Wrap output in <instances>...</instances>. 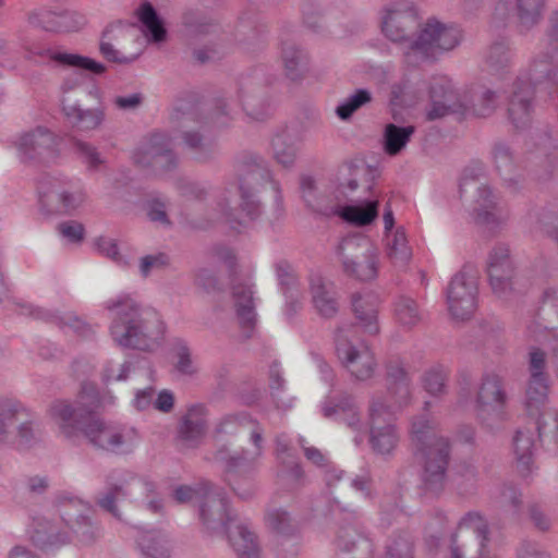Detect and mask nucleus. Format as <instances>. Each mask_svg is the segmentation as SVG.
<instances>
[{
  "label": "nucleus",
  "mask_w": 558,
  "mask_h": 558,
  "mask_svg": "<svg viewBox=\"0 0 558 558\" xmlns=\"http://www.w3.org/2000/svg\"><path fill=\"white\" fill-rule=\"evenodd\" d=\"M105 308L113 314L109 332L117 345L145 352L160 347L166 325L155 308L141 304L130 294L109 299Z\"/></svg>",
  "instance_id": "obj_1"
},
{
  "label": "nucleus",
  "mask_w": 558,
  "mask_h": 558,
  "mask_svg": "<svg viewBox=\"0 0 558 558\" xmlns=\"http://www.w3.org/2000/svg\"><path fill=\"white\" fill-rule=\"evenodd\" d=\"M543 83L558 85V48L545 46L535 53L511 85L508 96V119L517 130L532 123L535 87Z\"/></svg>",
  "instance_id": "obj_2"
},
{
  "label": "nucleus",
  "mask_w": 558,
  "mask_h": 558,
  "mask_svg": "<svg viewBox=\"0 0 558 558\" xmlns=\"http://www.w3.org/2000/svg\"><path fill=\"white\" fill-rule=\"evenodd\" d=\"M430 107L426 110V119L434 121L449 113L490 117L499 105L496 90L484 85H474L458 90L447 76L433 77L429 83Z\"/></svg>",
  "instance_id": "obj_3"
},
{
  "label": "nucleus",
  "mask_w": 558,
  "mask_h": 558,
  "mask_svg": "<svg viewBox=\"0 0 558 558\" xmlns=\"http://www.w3.org/2000/svg\"><path fill=\"white\" fill-rule=\"evenodd\" d=\"M411 434L416 446V457L423 470V481L430 490L442 487L450 459V442L436 424L426 415L412 422Z\"/></svg>",
  "instance_id": "obj_4"
},
{
  "label": "nucleus",
  "mask_w": 558,
  "mask_h": 558,
  "mask_svg": "<svg viewBox=\"0 0 558 558\" xmlns=\"http://www.w3.org/2000/svg\"><path fill=\"white\" fill-rule=\"evenodd\" d=\"M58 512L64 521L65 527L46 520H36L32 539L43 550L57 548L70 541V531H73L83 543L93 539V527L84 512L87 504L68 494L58 496Z\"/></svg>",
  "instance_id": "obj_5"
},
{
  "label": "nucleus",
  "mask_w": 558,
  "mask_h": 558,
  "mask_svg": "<svg viewBox=\"0 0 558 558\" xmlns=\"http://www.w3.org/2000/svg\"><path fill=\"white\" fill-rule=\"evenodd\" d=\"M233 169L239 179L241 213L248 221H254L263 213V205L257 194L269 185L274 191L276 202H278L281 197L280 185L272 178L271 171L263 163V159L253 153L242 151L236 155Z\"/></svg>",
  "instance_id": "obj_6"
},
{
  "label": "nucleus",
  "mask_w": 558,
  "mask_h": 558,
  "mask_svg": "<svg viewBox=\"0 0 558 558\" xmlns=\"http://www.w3.org/2000/svg\"><path fill=\"white\" fill-rule=\"evenodd\" d=\"M364 172V168L352 162L342 165L338 171V185L332 192L322 189L313 177L304 175L300 182L302 198L306 206L317 214L338 215L341 204L350 201L347 191H356L359 179Z\"/></svg>",
  "instance_id": "obj_7"
},
{
  "label": "nucleus",
  "mask_w": 558,
  "mask_h": 558,
  "mask_svg": "<svg viewBox=\"0 0 558 558\" xmlns=\"http://www.w3.org/2000/svg\"><path fill=\"white\" fill-rule=\"evenodd\" d=\"M101 405L104 401L99 399L96 386H86L74 402L62 399L51 402L47 414L60 436L76 441L84 436L85 426Z\"/></svg>",
  "instance_id": "obj_8"
},
{
  "label": "nucleus",
  "mask_w": 558,
  "mask_h": 558,
  "mask_svg": "<svg viewBox=\"0 0 558 558\" xmlns=\"http://www.w3.org/2000/svg\"><path fill=\"white\" fill-rule=\"evenodd\" d=\"M38 208L46 217L71 216L87 201L83 184L68 177H45L37 185Z\"/></svg>",
  "instance_id": "obj_9"
},
{
  "label": "nucleus",
  "mask_w": 558,
  "mask_h": 558,
  "mask_svg": "<svg viewBox=\"0 0 558 558\" xmlns=\"http://www.w3.org/2000/svg\"><path fill=\"white\" fill-rule=\"evenodd\" d=\"M462 40V31L454 24H446L429 17L421 25L418 34L404 52L409 65L435 60L439 54L453 50Z\"/></svg>",
  "instance_id": "obj_10"
},
{
  "label": "nucleus",
  "mask_w": 558,
  "mask_h": 558,
  "mask_svg": "<svg viewBox=\"0 0 558 558\" xmlns=\"http://www.w3.org/2000/svg\"><path fill=\"white\" fill-rule=\"evenodd\" d=\"M154 484L129 472H116L109 476L106 489L100 493L96 504L114 518L121 520L120 506L130 500L140 502L149 498Z\"/></svg>",
  "instance_id": "obj_11"
},
{
  "label": "nucleus",
  "mask_w": 558,
  "mask_h": 558,
  "mask_svg": "<svg viewBox=\"0 0 558 558\" xmlns=\"http://www.w3.org/2000/svg\"><path fill=\"white\" fill-rule=\"evenodd\" d=\"M337 255L345 276L359 281H372L378 276V253L371 241L361 235H349L341 240Z\"/></svg>",
  "instance_id": "obj_12"
},
{
  "label": "nucleus",
  "mask_w": 558,
  "mask_h": 558,
  "mask_svg": "<svg viewBox=\"0 0 558 558\" xmlns=\"http://www.w3.org/2000/svg\"><path fill=\"white\" fill-rule=\"evenodd\" d=\"M37 429L36 414L16 399L0 400V445L28 442Z\"/></svg>",
  "instance_id": "obj_13"
},
{
  "label": "nucleus",
  "mask_w": 558,
  "mask_h": 558,
  "mask_svg": "<svg viewBox=\"0 0 558 558\" xmlns=\"http://www.w3.org/2000/svg\"><path fill=\"white\" fill-rule=\"evenodd\" d=\"M84 437L95 448L126 453L137 444V433L133 427L105 422L93 415L84 429Z\"/></svg>",
  "instance_id": "obj_14"
},
{
  "label": "nucleus",
  "mask_w": 558,
  "mask_h": 558,
  "mask_svg": "<svg viewBox=\"0 0 558 558\" xmlns=\"http://www.w3.org/2000/svg\"><path fill=\"white\" fill-rule=\"evenodd\" d=\"M14 147L19 159L28 165L48 166L60 155L57 135L45 126H37L19 134L14 141Z\"/></svg>",
  "instance_id": "obj_15"
},
{
  "label": "nucleus",
  "mask_w": 558,
  "mask_h": 558,
  "mask_svg": "<svg viewBox=\"0 0 558 558\" xmlns=\"http://www.w3.org/2000/svg\"><path fill=\"white\" fill-rule=\"evenodd\" d=\"M402 404H388L386 399H374L369 408V442L378 454H390L399 437L393 425V411Z\"/></svg>",
  "instance_id": "obj_16"
},
{
  "label": "nucleus",
  "mask_w": 558,
  "mask_h": 558,
  "mask_svg": "<svg viewBox=\"0 0 558 558\" xmlns=\"http://www.w3.org/2000/svg\"><path fill=\"white\" fill-rule=\"evenodd\" d=\"M477 298V271L465 265L451 279L447 289L448 308L456 319H468L474 313Z\"/></svg>",
  "instance_id": "obj_17"
},
{
  "label": "nucleus",
  "mask_w": 558,
  "mask_h": 558,
  "mask_svg": "<svg viewBox=\"0 0 558 558\" xmlns=\"http://www.w3.org/2000/svg\"><path fill=\"white\" fill-rule=\"evenodd\" d=\"M179 502L195 501L199 507V518L207 530H215L226 512V498L220 490H214L209 484L197 487L180 486L174 490Z\"/></svg>",
  "instance_id": "obj_18"
},
{
  "label": "nucleus",
  "mask_w": 558,
  "mask_h": 558,
  "mask_svg": "<svg viewBox=\"0 0 558 558\" xmlns=\"http://www.w3.org/2000/svg\"><path fill=\"white\" fill-rule=\"evenodd\" d=\"M418 11L413 2H398L385 10L381 29L385 36L396 44H407L413 39V33L418 27Z\"/></svg>",
  "instance_id": "obj_19"
},
{
  "label": "nucleus",
  "mask_w": 558,
  "mask_h": 558,
  "mask_svg": "<svg viewBox=\"0 0 558 558\" xmlns=\"http://www.w3.org/2000/svg\"><path fill=\"white\" fill-rule=\"evenodd\" d=\"M133 159L143 168H153L162 172L171 171L179 162L173 141L163 132L150 134L146 143L134 153Z\"/></svg>",
  "instance_id": "obj_20"
},
{
  "label": "nucleus",
  "mask_w": 558,
  "mask_h": 558,
  "mask_svg": "<svg viewBox=\"0 0 558 558\" xmlns=\"http://www.w3.org/2000/svg\"><path fill=\"white\" fill-rule=\"evenodd\" d=\"M487 274L493 292L499 298H508L513 291H521L514 271L510 251L506 244H496L487 257Z\"/></svg>",
  "instance_id": "obj_21"
},
{
  "label": "nucleus",
  "mask_w": 558,
  "mask_h": 558,
  "mask_svg": "<svg viewBox=\"0 0 558 558\" xmlns=\"http://www.w3.org/2000/svg\"><path fill=\"white\" fill-rule=\"evenodd\" d=\"M336 352L343 366L357 380H367L372 377L376 365L373 352L364 342L354 344L349 339L348 330H338Z\"/></svg>",
  "instance_id": "obj_22"
},
{
  "label": "nucleus",
  "mask_w": 558,
  "mask_h": 558,
  "mask_svg": "<svg viewBox=\"0 0 558 558\" xmlns=\"http://www.w3.org/2000/svg\"><path fill=\"white\" fill-rule=\"evenodd\" d=\"M548 386H526L523 405L527 414L536 417L539 437H549L558 444V412L547 408Z\"/></svg>",
  "instance_id": "obj_23"
},
{
  "label": "nucleus",
  "mask_w": 558,
  "mask_h": 558,
  "mask_svg": "<svg viewBox=\"0 0 558 558\" xmlns=\"http://www.w3.org/2000/svg\"><path fill=\"white\" fill-rule=\"evenodd\" d=\"M251 439L255 446L254 450L245 456H230L226 449L219 450L216 454V460L226 463L228 473L227 481L232 489L241 498H248L254 490V486L251 482L246 483V487L242 488L240 481L233 476L235 470H246L248 465L254 462L262 454V430L257 424H254V428L251 433Z\"/></svg>",
  "instance_id": "obj_24"
},
{
  "label": "nucleus",
  "mask_w": 558,
  "mask_h": 558,
  "mask_svg": "<svg viewBox=\"0 0 558 558\" xmlns=\"http://www.w3.org/2000/svg\"><path fill=\"white\" fill-rule=\"evenodd\" d=\"M194 117L193 112L181 113L179 109H175L171 114L172 121L179 122L182 128L181 140L184 147L197 162H208L218 155V145L199 130L189 129V123L194 121Z\"/></svg>",
  "instance_id": "obj_25"
},
{
  "label": "nucleus",
  "mask_w": 558,
  "mask_h": 558,
  "mask_svg": "<svg viewBox=\"0 0 558 558\" xmlns=\"http://www.w3.org/2000/svg\"><path fill=\"white\" fill-rule=\"evenodd\" d=\"M487 533L485 520L477 513H468L461 519L452 537L450 558H463L464 549L470 546L482 550L487 541Z\"/></svg>",
  "instance_id": "obj_26"
},
{
  "label": "nucleus",
  "mask_w": 558,
  "mask_h": 558,
  "mask_svg": "<svg viewBox=\"0 0 558 558\" xmlns=\"http://www.w3.org/2000/svg\"><path fill=\"white\" fill-rule=\"evenodd\" d=\"M473 214L477 223L490 230L504 225L509 218L506 206H504L500 198L494 194L492 189L486 184H480L476 187Z\"/></svg>",
  "instance_id": "obj_27"
},
{
  "label": "nucleus",
  "mask_w": 558,
  "mask_h": 558,
  "mask_svg": "<svg viewBox=\"0 0 558 558\" xmlns=\"http://www.w3.org/2000/svg\"><path fill=\"white\" fill-rule=\"evenodd\" d=\"M239 96L244 111L254 120H263L269 113L266 85L259 72L243 77L240 82Z\"/></svg>",
  "instance_id": "obj_28"
},
{
  "label": "nucleus",
  "mask_w": 558,
  "mask_h": 558,
  "mask_svg": "<svg viewBox=\"0 0 558 558\" xmlns=\"http://www.w3.org/2000/svg\"><path fill=\"white\" fill-rule=\"evenodd\" d=\"M211 531H225L230 545L238 555L246 558H254L257 555L258 546L254 533L235 517L231 515L227 502L222 521Z\"/></svg>",
  "instance_id": "obj_29"
},
{
  "label": "nucleus",
  "mask_w": 558,
  "mask_h": 558,
  "mask_svg": "<svg viewBox=\"0 0 558 558\" xmlns=\"http://www.w3.org/2000/svg\"><path fill=\"white\" fill-rule=\"evenodd\" d=\"M27 21L29 25L47 32H75L86 22L85 17L77 12H54L46 9L31 12Z\"/></svg>",
  "instance_id": "obj_30"
},
{
  "label": "nucleus",
  "mask_w": 558,
  "mask_h": 558,
  "mask_svg": "<svg viewBox=\"0 0 558 558\" xmlns=\"http://www.w3.org/2000/svg\"><path fill=\"white\" fill-rule=\"evenodd\" d=\"M505 392L501 386H480L477 392L478 417L490 430L498 428L506 420L504 412Z\"/></svg>",
  "instance_id": "obj_31"
},
{
  "label": "nucleus",
  "mask_w": 558,
  "mask_h": 558,
  "mask_svg": "<svg viewBox=\"0 0 558 558\" xmlns=\"http://www.w3.org/2000/svg\"><path fill=\"white\" fill-rule=\"evenodd\" d=\"M254 293L253 286L247 282H236L231 288L235 316L246 338L252 337L257 323Z\"/></svg>",
  "instance_id": "obj_32"
},
{
  "label": "nucleus",
  "mask_w": 558,
  "mask_h": 558,
  "mask_svg": "<svg viewBox=\"0 0 558 558\" xmlns=\"http://www.w3.org/2000/svg\"><path fill=\"white\" fill-rule=\"evenodd\" d=\"M369 197L357 199L352 204H341L338 216L344 221L356 226L366 227L372 225L378 217V208L380 204V194L372 186H367Z\"/></svg>",
  "instance_id": "obj_33"
},
{
  "label": "nucleus",
  "mask_w": 558,
  "mask_h": 558,
  "mask_svg": "<svg viewBox=\"0 0 558 558\" xmlns=\"http://www.w3.org/2000/svg\"><path fill=\"white\" fill-rule=\"evenodd\" d=\"M312 302L318 314L325 318L333 317L339 308L335 284L318 274L310 277Z\"/></svg>",
  "instance_id": "obj_34"
},
{
  "label": "nucleus",
  "mask_w": 558,
  "mask_h": 558,
  "mask_svg": "<svg viewBox=\"0 0 558 558\" xmlns=\"http://www.w3.org/2000/svg\"><path fill=\"white\" fill-rule=\"evenodd\" d=\"M129 379L156 380L154 371L147 362L143 365L129 361L121 364L108 362L102 369V380L105 381H124Z\"/></svg>",
  "instance_id": "obj_35"
},
{
  "label": "nucleus",
  "mask_w": 558,
  "mask_h": 558,
  "mask_svg": "<svg viewBox=\"0 0 558 558\" xmlns=\"http://www.w3.org/2000/svg\"><path fill=\"white\" fill-rule=\"evenodd\" d=\"M62 111L68 123L78 131H94L105 121V111L100 107L84 109L78 104L63 101Z\"/></svg>",
  "instance_id": "obj_36"
},
{
  "label": "nucleus",
  "mask_w": 558,
  "mask_h": 558,
  "mask_svg": "<svg viewBox=\"0 0 558 558\" xmlns=\"http://www.w3.org/2000/svg\"><path fill=\"white\" fill-rule=\"evenodd\" d=\"M556 148L555 141L548 130H536L525 141L526 160L537 167L547 169L551 165L549 155Z\"/></svg>",
  "instance_id": "obj_37"
},
{
  "label": "nucleus",
  "mask_w": 558,
  "mask_h": 558,
  "mask_svg": "<svg viewBox=\"0 0 558 558\" xmlns=\"http://www.w3.org/2000/svg\"><path fill=\"white\" fill-rule=\"evenodd\" d=\"M207 428L206 410L203 405L191 407L183 416L179 436L186 447L195 446L205 435Z\"/></svg>",
  "instance_id": "obj_38"
},
{
  "label": "nucleus",
  "mask_w": 558,
  "mask_h": 558,
  "mask_svg": "<svg viewBox=\"0 0 558 558\" xmlns=\"http://www.w3.org/2000/svg\"><path fill=\"white\" fill-rule=\"evenodd\" d=\"M512 58L510 43L502 38L495 40L487 48L484 64L490 74L502 77L511 71L513 66Z\"/></svg>",
  "instance_id": "obj_39"
},
{
  "label": "nucleus",
  "mask_w": 558,
  "mask_h": 558,
  "mask_svg": "<svg viewBox=\"0 0 558 558\" xmlns=\"http://www.w3.org/2000/svg\"><path fill=\"white\" fill-rule=\"evenodd\" d=\"M136 15L141 23V31L148 43L160 44L166 40L167 31L151 3L141 4L136 10Z\"/></svg>",
  "instance_id": "obj_40"
},
{
  "label": "nucleus",
  "mask_w": 558,
  "mask_h": 558,
  "mask_svg": "<svg viewBox=\"0 0 558 558\" xmlns=\"http://www.w3.org/2000/svg\"><path fill=\"white\" fill-rule=\"evenodd\" d=\"M271 153L274 159L284 168L294 165L299 147L294 135L287 129L278 131L271 138Z\"/></svg>",
  "instance_id": "obj_41"
},
{
  "label": "nucleus",
  "mask_w": 558,
  "mask_h": 558,
  "mask_svg": "<svg viewBox=\"0 0 558 558\" xmlns=\"http://www.w3.org/2000/svg\"><path fill=\"white\" fill-rule=\"evenodd\" d=\"M386 256L399 269L405 268L411 260L412 251L402 228H397L393 233L386 235Z\"/></svg>",
  "instance_id": "obj_42"
},
{
  "label": "nucleus",
  "mask_w": 558,
  "mask_h": 558,
  "mask_svg": "<svg viewBox=\"0 0 558 558\" xmlns=\"http://www.w3.org/2000/svg\"><path fill=\"white\" fill-rule=\"evenodd\" d=\"M513 453L518 471L527 475L533 465L534 438L531 432L518 430L513 437Z\"/></svg>",
  "instance_id": "obj_43"
},
{
  "label": "nucleus",
  "mask_w": 558,
  "mask_h": 558,
  "mask_svg": "<svg viewBox=\"0 0 558 558\" xmlns=\"http://www.w3.org/2000/svg\"><path fill=\"white\" fill-rule=\"evenodd\" d=\"M495 168L505 182L515 184L518 182V166L513 157V153L508 144L497 142L492 150Z\"/></svg>",
  "instance_id": "obj_44"
},
{
  "label": "nucleus",
  "mask_w": 558,
  "mask_h": 558,
  "mask_svg": "<svg viewBox=\"0 0 558 558\" xmlns=\"http://www.w3.org/2000/svg\"><path fill=\"white\" fill-rule=\"evenodd\" d=\"M45 56H47L51 61L56 62L57 64L78 69L82 71L90 72L93 74H101L106 70L104 64L95 61L92 58L84 57L77 53H69L48 49L45 52Z\"/></svg>",
  "instance_id": "obj_45"
},
{
  "label": "nucleus",
  "mask_w": 558,
  "mask_h": 558,
  "mask_svg": "<svg viewBox=\"0 0 558 558\" xmlns=\"http://www.w3.org/2000/svg\"><path fill=\"white\" fill-rule=\"evenodd\" d=\"M360 293L352 295V307L359 324L368 335H376L379 331L377 323V308L373 302Z\"/></svg>",
  "instance_id": "obj_46"
},
{
  "label": "nucleus",
  "mask_w": 558,
  "mask_h": 558,
  "mask_svg": "<svg viewBox=\"0 0 558 558\" xmlns=\"http://www.w3.org/2000/svg\"><path fill=\"white\" fill-rule=\"evenodd\" d=\"M414 133V125L401 126L395 123H388L384 131V150L389 156L400 154L405 148Z\"/></svg>",
  "instance_id": "obj_47"
},
{
  "label": "nucleus",
  "mask_w": 558,
  "mask_h": 558,
  "mask_svg": "<svg viewBox=\"0 0 558 558\" xmlns=\"http://www.w3.org/2000/svg\"><path fill=\"white\" fill-rule=\"evenodd\" d=\"M281 57L287 76L292 81L301 78L307 64L305 51L295 44L284 43L281 48Z\"/></svg>",
  "instance_id": "obj_48"
},
{
  "label": "nucleus",
  "mask_w": 558,
  "mask_h": 558,
  "mask_svg": "<svg viewBox=\"0 0 558 558\" xmlns=\"http://www.w3.org/2000/svg\"><path fill=\"white\" fill-rule=\"evenodd\" d=\"M355 404L351 396L341 389H332L323 404V413L326 417L349 413V425L355 422Z\"/></svg>",
  "instance_id": "obj_49"
},
{
  "label": "nucleus",
  "mask_w": 558,
  "mask_h": 558,
  "mask_svg": "<svg viewBox=\"0 0 558 558\" xmlns=\"http://www.w3.org/2000/svg\"><path fill=\"white\" fill-rule=\"evenodd\" d=\"M519 25L522 31H530L542 20L545 0H515Z\"/></svg>",
  "instance_id": "obj_50"
},
{
  "label": "nucleus",
  "mask_w": 558,
  "mask_h": 558,
  "mask_svg": "<svg viewBox=\"0 0 558 558\" xmlns=\"http://www.w3.org/2000/svg\"><path fill=\"white\" fill-rule=\"evenodd\" d=\"M373 101V94L366 88H359L336 107V114L342 121H349L361 108Z\"/></svg>",
  "instance_id": "obj_51"
},
{
  "label": "nucleus",
  "mask_w": 558,
  "mask_h": 558,
  "mask_svg": "<svg viewBox=\"0 0 558 558\" xmlns=\"http://www.w3.org/2000/svg\"><path fill=\"white\" fill-rule=\"evenodd\" d=\"M537 319L545 329L558 327V292L546 290L537 310Z\"/></svg>",
  "instance_id": "obj_52"
},
{
  "label": "nucleus",
  "mask_w": 558,
  "mask_h": 558,
  "mask_svg": "<svg viewBox=\"0 0 558 558\" xmlns=\"http://www.w3.org/2000/svg\"><path fill=\"white\" fill-rule=\"evenodd\" d=\"M395 318L404 328H413L422 320V314L415 300L400 296L395 303Z\"/></svg>",
  "instance_id": "obj_53"
},
{
  "label": "nucleus",
  "mask_w": 558,
  "mask_h": 558,
  "mask_svg": "<svg viewBox=\"0 0 558 558\" xmlns=\"http://www.w3.org/2000/svg\"><path fill=\"white\" fill-rule=\"evenodd\" d=\"M138 546L149 558H167L170 549L167 539L157 532H145L138 537Z\"/></svg>",
  "instance_id": "obj_54"
},
{
  "label": "nucleus",
  "mask_w": 558,
  "mask_h": 558,
  "mask_svg": "<svg viewBox=\"0 0 558 558\" xmlns=\"http://www.w3.org/2000/svg\"><path fill=\"white\" fill-rule=\"evenodd\" d=\"M72 146L75 154L82 159L88 170L97 171L105 163V159L93 144L73 137Z\"/></svg>",
  "instance_id": "obj_55"
},
{
  "label": "nucleus",
  "mask_w": 558,
  "mask_h": 558,
  "mask_svg": "<svg viewBox=\"0 0 558 558\" xmlns=\"http://www.w3.org/2000/svg\"><path fill=\"white\" fill-rule=\"evenodd\" d=\"M97 251L111 259L119 266L125 267L129 265L126 258L120 253L119 245L116 240L108 236H99L95 240Z\"/></svg>",
  "instance_id": "obj_56"
},
{
  "label": "nucleus",
  "mask_w": 558,
  "mask_h": 558,
  "mask_svg": "<svg viewBox=\"0 0 558 558\" xmlns=\"http://www.w3.org/2000/svg\"><path fill=\"white\" fill-rule=\"evenodd\" d=\"M170 263L166 253L149 254L143 256L140 260V272L143 277H148L151 271L161 270Z\"/></svg>",
  "instance_id": "obj_57"
},
{
  "label": "nucleus",
  "mask_w": 558,
  "mask_h": 558,
  "mask_svg": "<svg viewBox=\"0 0 558 558\" xmlns=\"http://www.w3.org/2000/svg\"><path fill=\"white\" fill-rule=\"evenodd\" d=\"M175 357L178 359L175 363V368L178 372L182 374H193L195 368L193 366L191 360L190 349L186 343L182 340H178L174 344Z\"/></svg>",
  "instance_id": "obj_58"
},
{
  "label": "nucleus",
  "mask_w": 558,
  "mask_h": 558,
  "mask_svg": "<svg viewBox=\"0 0 558 558\" xmlns=\"http://www.w3.org/2000/svg\"><path fill=\"white\" fill-rule=\"evenodd\" d=\"M99 49H100L101 54L108 61L120 63V64L132 63L141 54L140 51L138 52H134V53H130V54H125L122 51L116 49L112 44L105 43V41L100 43Z\"/></svg>",
  "instance_id": "obj_59"
},
{
  "label": "nucleus",
  "mask_w": 558,
  "mask_h": 558,
  "mask_svg": "<svg viewBox=\"0 0 558 558\" xmlns=\"http://www.w3.org/2000/svg\"><path fill=\"white\" fill-rule=\"evenodd\" d=\"M57 229L62 238L72 243L81 242L84 239L85 229L78 221L70 220L61 222L58 225Z\"/></svg>",
  "instance_id": "obj_60"
},
{
  "label": "nucleus",
  "mask_w": 558,
  "mask_h": 558,
  "mask_svg": "<svg viewBox=\"0 0 558 558\" xmlns=\"http://www.w3.org/2000/svg\"><path fill=\"white\" fill-rule=\"evenodd\" d=\"M181 194L189 199H204L208 194L205 183L182 180L179 185Z\"/></svg>",
  "instance_id": "obj_61"
},
{
  "label": "nucleus",
  "mask_w": 558,
  "mask_h": 558,
  "mask_svg": "<svg viewBox=\"0 0 558 558\" xmlns=\"http://www.w3.org/2000/svg\"><path fill=\"white\" fill-rule=\"evenodd\" d=\"M268 525L278 533H287L290 527V517L281 509H275L267 513Z\"/></svg>",
  "instance_id": "obj_62"
},
{
  "label": "nucleus",
  "mask_w": 558,
  "mask_h": 558,
  "mask_svg": "<svg viewBox=\"0 0 558 558\" xmlns=\"http://www.w3.org/2000/svg\"><path fill=\"white\" fill-rule=\"evenodd\" d=\"M423 384H445L449 380V371L440 364H435L425 369L422 376Z\"/></svg>",
  "instance_id": "obj_63"
},
{
  "label": "nucleus",
  "mask_w": 558,
  "mask_h": 558,
  "mask_svg": "<svg viewBox=\"0 0 558 558\" xmlns=\"http://www.w3.org/2000/svg\"><path fill=\"white\" fill-rule=\"evenodd\" d=\"M411 544L407 538L393 541L387 549L386 558H410Z\"/></svg>",
  "instance_id": "obj_64"
}]
</instances>
